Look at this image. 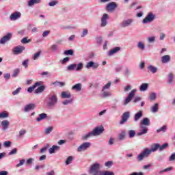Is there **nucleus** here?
Here are the masks:
<instances>
[{
    "label": "nucleus",
    "mask_w": 175,
    "mask_h": 175,
    "mask_svg": "<svg viewBox=\"0 0 175 175\" xmlns=\"http://www.w3.org/2000/svg\"><path fill=\"white\" fill-rule=\"evenodd\" d=\"M103 132H105L103 126H96L92 132L83 135V139L85 140V139H88V137H91V136H98V135H100L103 133Z\"/></svg>",
    "instance_id": "nucleus-1"
},
{
    "label": "nucleus",
    "mask_w": 175,
    "mask_h": 175,
    "mask_svg": "<svg viewBox=\"0 0 175 175\" xmlns=\"http://www.w3.org/2000/svg\"><path fill=\"white\" fill-rule=\"evenodd\" d=\"M151 155V151L148 148H144V150L137 156V161L142 162L144 158H148Z\"/></svg>",
    "instance_id": "nucleus-2"
},
{
    "label": "nucleus",
    "mask_w": 175,
    "mask_h": 175,
    "mask_svg": "<svg viewBox=\"0 0 175 175\" xmlns=\"http://www.w3.org/2000/svg\"><path fill=\"white\" fill-rule=\"evenodd\" d=\"M48 102H47V106L49 107H53V106H55V104L57 103V94H53L49 96H48Z\"/></svg>",
    "instance_id": "nucleus-3"
},
{
    "label": "nucleus",
    "mask_w": 175,
    "mask_h": 175,
    "mask_svg": "<svg viewBox=\"0 0 175 175\" xmlns=\"http://www.w3.org/2000/svg\"><path fill=\"white\" fill-rule=\"evenodd\" d=\"M99 169H100V165L99 163H94L91 165L89 173H100V172H99Z\"/></svg>",
    "instance_id": "nucleus-4"
},
{
    "label": "nucleus",
    "mask_w": 175,
    "mask_h": 175,
    "mask_svg": "<svg viewBox=\"0 0 175 175\" xmlns=\"http://www.w3.org/2000/svg\"><path fill=\"white\" fill-rule=\"evenodd\" d=\"M136 91H137L136 89H133L129 94V96L124 100V106H126V105H128V103H129V102H131V100H132V98H133V96H135V94H136Z\"/></svg>",
    "instance_id": "nucleus-5"
},
{
    "label": "nucleus",
    "mask_w": 175,
    "mask_h": 175,
    "mask_svg": "<svg viewBox=\"0 0 175 175\" xmlns=\"http://www.w3.org/2000/svg\"><path fill=\"white\" fill-rule=\"evenodd\" d=\"M155 18V15L152 12H150L146 17L143 20L144 24H147V23H151Z\"/></svg>",
    "instance_id": "nucleus-6"
},
{
    "label": "nucleus",
    "mask_w": 175,
    "mask_h": 175,
    "mask_svg": "<svg viewBox=\"0 0 175 175\" xmlns=\"http://www.w3.org/2000/svg\"><path fill=\"white\" fill-rule=\"evenodd\" d=\"M155 18V15L152 12H150L146 17L143 20L144 24H147V23H151Z\"/></svg>",
    "instance_id": "nucleus-7"
},
{
    "label": "nucleus",
    "mask_w": 175,
    "mask_h": 175,
    "mask_svg": "<svg viewBox=\"0 0 175 175\" xmlns=\"http://www.w3.org/2000/svg\"><path fill=\"white\" fill-rule=\"evenodd\" d=\"M131 117L129 111L124 112L122 116V120L120 122V125H122L124 122H126Z\"/></svg>",
    "instance_id": "nucleus-8"
},
{
    "label": "nucleus",
    "mask_w": 175,
    "mask_h": 175,
    "mask_svg": "<svg viewBox=\"0 0 175 175\" xmlns=\"http://www.w3.org/2000/svg\"><path fill=\"white\" fill-rule=\"evenodd\" d=\"M24 50H25V47L24 46H17L13 49L12 51L15 55H17L18 54H21Z\"/></svg>",
    "instance_id": "nucleus-9"
},
{
    "label": "nucleus",
    "mask_w": 175,
    "mask_h": 175,
    "mask_svg": "<svg viewBox=\"0 0 175 175\" xmlns=\"http://www.w3.org/2000/svg\"><path fill=\"white\" fill-rule=\"evenodd\" d=\"M12 39V33H8L7 35L4 36L1 40H0V44H5L6 42H9Z\"/></svg>",
    "instance_id": "nucleus-10"
},
{
    "label": "nucleus",
    "mask_w": 175,
    "mask_h": 175,
    "mask_svg": "<svg viewBox=\"0 0 175 175\" xmlns=\"http://www.w3.org/2000/svg\"><path fill=\"white\" fill-rule=\"evenodd\" d=\"M91 146V143L90 142H85L82 144L77 149V151L79 152H81V151H85L87 148H89V147Z\"/></svg>",
    "instance_id": "nucleus-11"
},
{
    "label": "nucleus",
    "mask_w": 175,
    "mask_h": 175,
    "mask_svg": "<svg viewBox=\"0 0 175 175\" xmlns=\"http://www.w3.org/2000/svg\"><path fill=\"white\" fill-rule=\"evenodd\" d=\"M20 17H21V12H15L10 15V18L12 21H16V20H18Z\"/></svg>",
    "instance_id": "nucleus-12"
},
{
    "label": "nucleus",
    "mask_w": 175,
    "mask_h": 175,
    "mask_svg": "<svg viewBox=\"0 0 175 175\" xmlns=\"http://www.w3.org/2000/svg\"><path fill=\"white\" fill-rule=\"evenodd\" d=\"M98 67L99 64L92 61L88 62L85 65V68H87V69H90V68H93V69H98Z\"/></svg>",
    "instance_id": "nucleus-13"
},
{
    "label": "nucleus",
    "mask_w": 175,
    "mask_h": 175,
    "mask_svg": "<svg viewBox=\"0 0 175 175\" xmlns=\"http://www.w3.org/2000/svg\"><path fill=\"white\" fill-rule=\"evenodd\" d=\"M116 8L117 3H116V2H111L107 5L106 10H107V12H113V10H114Z\"/></svg>",
    "instance_id": "nucleus-14"
},
{
    "label": "nucleus",
    "mask_w": 175,
    "mask_h": 175,
    "mask_svg": "<svg viewBox=\"0 0 175 175\" xmlns=\"http://www.w3.org/2000/svg\"><path fill=\"white\" fill-rule=\"evenodd\" d=\"M132 23H133V20L132 19H127L126 21H124L121 24H120V27L122 28H125L126 27H129V25H131V24H132Z\"/></svg>",
    "instance_id": "nucleus-15"
},
{
    "label": "nucleus",
    "mask_w": 175,
    "mask_h": 175,
    "mask_svg": "<svg viewBox=\"0 0 175 175\" xmlns=\"http://www.w3.org/2000/svg\"><path fill=\"white\" fill-rule=\"evenodd\" d=\"M36 107V105L31 103V104H28L25 107L24 111L25 113L30 111V110H33Z\"/></svg>",
    "instance_id": "nucleus-16"
},
{
    "label": "nucleus",
    "mask_w": 175,
    "mask_h": 175,
    "mask_svg": "<svg viewBox=\"0 0 175 175\" xmlns=\"http://www.w3.org/2000/svg\"><path fill=\"white\" fill-rule=\"evenodd\" d=\"M40 85H42V82L39 81V82H36V83L33 84V85H32L31 87H29L27 89V92H32V91H33V90H35V88H36V87H39Z\"/></svg>",
    "instance_id": "nucleus-17"
},
{
    "label": "nucleus",
    "mask_w": 175,
    "mask_h": 175,
    "mask_svg": "<svg viewBox=\"0 0 175 175\" xmlns=\"http://www.w3.org/2000/svg\"><path fill=\"white\" fill-rule=\"evenodd\" d=\"M107 18H109V14H104L101 18V27H106V24H107Z\"/></svg>",
    "instance_id": "nucleus-18"
},
{
    "label": "nucleus",
    "mask_w": 175,
    "mask_h": 175,
    "mask_svg": "<svg viewBox=\"0 0 175 175\" xmlns=\"http://www.w3.org/2000/svg\"><path fill=\"white\" fill-rule=\"evenodd\" d=\"M143 117V111H139L134 116V121L137 122Z\"/></svg>",
    "instance_id": "nucleus-19"
},
{
    "label": "nucleus",
    "mask_w": 175,
    "mask_h": 175,
    "mask_svg": "<svg viewBox=\"0 0 175 175\" xmlns=\"http://www.w3.org/2000/svg\"><path fill=\"white\" fill-rule=\"evenodd\" d=\"M10 124V122L8 120H3L1 122V126H3V130L6 131L9 128V125Z\"/></svg>",
    "instance_id": "nucleus-20"
},
{
    "label": "nucleus",
    "mask_w": 175,
    "mask_h": 175,
    "mask_svg": "<svg viewBox=\"0 0 175 175\" xmlns=\"http://www.w3.org/2000/svg\"><path fill=\"white\" fill-rule=\"evenodd\" d=\"M159 150V144H154L151 145V148L149 150L151 152H155V151Z\"/></svg>",
    "instance_id": "nucleus-21"
},
{
    "label": "nucleus",
    "mask_w": 175,
    "mask_h": 175,
    "mask_svg": "<svg viewBox=\"0 0 175 175\" xmlns=\"http://www.w3.org/2000/svg\"><path fill=\"white\" fill-rule=\"evenodd\" d=\"M170 62V55H165L161 57L162 64H167V62Z\"/></svg>",
    "instance_id": "nucleus-22"
},
{
    "label": "nucleus",
    "mask_w": 175,
    "mask_h": 175,
    "mask_svg": "<svg viewBox=\"0 0 175 175\" xmlns=\"http://www.w3.org/2000/svg\"><path fill=\"white\" fill-rule=\"evenodd\" d=\"M46 87L44 85H40L35 91L34 94H41V92H43L44 91Z\"/></svg>",
    "instance_id": "nucleus-23"
},
{
    "label": "nucleus",
    "mask_w": 175,
    "mask_h": 175,
    "mask_svg": "<svg viewBox=\"0 0 175 175\" xmlns=\"http://www.w3.org/2000/svg\"><path fill=\"white\" fill-rule=\"evenodd\" d=\"M59 150V146H53L52 148H49V153L50 154H54L55 151Z\"/></svg>",
    "instance_id": "nucleus-24"
},
{
    "label": "nucleus",
    "mask_w": 175,
    "mask_h": 175,
    "mask_svg": "<svg viewBox=\"0 0 175 175\" xmlns=\"http://www.w3.org/2000/svg\"><path fill=\"white\" fill-rule=\"evenodd\" d=\"M46 118H47V114L43 113H40L36 120L38 122H40V121H42V120H46Z\"/></svg>",
    "instance_id": "nucleus-25"
},
{
    "label": "nucleus",
    "mask_w": 175,
    "mask_h": 175,
    "mask_svg": "<svg viewBox=\"0 0 175 175\" xmlns=\"http://www.w3.org/2000/svg\"><path fill=\"white\" fill-rule=\"evenodd\" d=\"M120 50H121V48L120 46L113 48V49H111L109 51V55H113V54H116V53H118Z\"/></svg>",
    "instance_id": "nucleus-26"
},
{
    "label": "nucleus",
    "mask_w": 175,
    "mask_h": 175,
    "mask_svg": "<svg viewBox=\"0 0 175 175\" xmlns=\"http://www.w3.org/2000/svg\"><path fill=\"white\" fill-rule=\"evenodd\" d=\"M62 98H69L70 96H72V94H70L68 92H63L61 94Z\"/></svg>",
    "instance_id": "nucleus-27"
},
{
    "label": "nucleus",
    "mask_w": 175,
    "mask_h": 175,
    "mask_svg": "<svg viewBox=\"0 0 175 175\" xmlns=\"http://www.w3.org/2000/svg\"><path fill=\"white\" fill-rule=\"evenodd\" d=\"M72 90H75V91H81V83H77L72 87Z\"/></svg>",
    "instance_id": "nucleus-28"
},
{
    "label": "nucleus",
    "mask_w": 175,
    "mask_h": 175,
    "mask_svg": "<svg viewBox=\"0 0 175 175\" xmlns=\"http://www.w3.org/2000/svg\"><path fill=\"white\" fill-rule=\"evenodd\" d=\"M148 88V83H142L139 87L140 91H147Z\"/></svg>",
    "instance_id": "nucleus-29"
},
{
    "label": "nucleus",
    "mask_w": 175,
    "mask_h": 175,
    "mask_svg": "<svg viewBox=\"0 0 175 175\" xmlns=\"http://www.w3.org/2000/svg\"><path fill=\"white\" fill-rule=\"evenodd\" d=\"M148 69L152 73H157V70H158V68L157 67H154L152 65L148 66Z\"/></svg>",
    "instance_id": "nucleus-30"
},
{
    "label": "nucleus",
    "mask_w": 175,
    "mask_h": 175,
    "mask_svg": "<svg viewBox=\"0 0 175 175\" xmlns=\"http://www.w3.org/2000/svg\"><path fill=\"white\" fill-rule=\"evenodd\" d=\"M141 124L142 125H146V126H149L150 125V119L145 118L143 119V120L141 122Z\"/></svg>",
    "instance_id": "nucleus-31"
},
{
    "label": "nucleus",
    "mask_w": 175,
    "mask_h": 175,
    "mask_svg": "<svg viewBox=\"0 0 175 175\" xmlns=\"http://www.w3.org/2000/svg\"><path fill=\"white\" fill-rule=\"evenodd\" d=\"M126 135V133L125 131H122L118 136L119 140H124L125 139V136Z\"/></svg>",
    "instance_id": "nucleus-32"
},
{
    "label": "nucleus",
    "mask_w": 175,
    "mask_h": 175,
    "mask_svg": "<svg viewBox=\"0 0 175 175\" xmlns=\"http://www.w3.org/2000/svg\"><path fill=\"white\" fill-rule=\"evenodd\" d=\"M35 3H40V0H29L28 5L29 6H32L35 5Z\"/></svg>",
    "instance_id": "nucleus-33"
},
{
    "label": "nucleus",
    "mask_w": 175,
    "mask_h": 175,
    "mask_svg": "<svg viewBox=\"0 0 175 175\" xmlns=\"http://www.w3.org/2000/svg\"><path fill=\"white\" fill-rule=\"evenodd\" d=\"M73 54H75V51L72 49H69L64 52V55H73Z\"/></svg>",
    "instance_id": "nucleus-34"
},
{
    "label": "nucleus",
    "mask_w": 175,
    "mask_h": 175,
    "mask_svg": "<svg viewBox=\"0 0 175 175\" xmlns=\"http://www.w3.org/2000/svg\"><path fill=\"white\" fill-rule=\"evenodd\" d=\"M172 170H173V167H169L167 168H165L163 170L159 171V174H162L163 173H165V172H170Z\"/></svg>",
    "instance_id": "nucleus-35"
},
{
    "label": "nucleus",
    "mask_w": 175,
    "mask_h": 175,
    "mask_svg": "<svg viewBox=\"0 0 175 175\" xmlns=\"http://www.w3.org/2000/svg\"><path fill=\"white\" fill-rule=\"evenodd\" d=\"M167 129V126L164 125L162 127H161L160 129L157 130V132L158 133H159V132H166V130Z\"/></svg>",
    "instance_id": "nucleus-36"
},
{
    "label": "nucleus",
    "mask_w": 175,
    "mask_h": 175,
    "mask_svg": "<svg viewBox=\"0 0 175 175\" xmlns=\"http://www.w3.org/2000/svg\"><path fill=\"white\" fill-rule=\"evenodd\" d=\"M158 103H155L154 106L152 107L151 111L152 113H157V111H158Z\"/></svg>",
    "instance_id": "nucleus-37"
},
{
    "label": "nucleus",
    "mask_w": 175,
    "mask_h": 175,
    "mask_svg": "<svg viewBox=\"0 0 175 175\" xmlns=\"http://www.w3.org/2000/svg\"><path fill=\"white\" fill-rule=\"evenodd\" d=\"M168 146H169V144H167V143H165L162 146L159 145V150L160 151H162L163 150H165V148H167Z\"/></svg>",
    "instance_id": "nucleus-38"
},
{
    "label": "nucleus",
    "mask_w": 175,
    "mask_h": 175,
    "mask_svg": "<svg viewBox=\"0 0 175 175\" xmlns=\"http://www.w3.org/2000/svg\"><path fill=\"white\" fill-rule=\"evenodd\" d=\"M136 135V132L133 130H129V136L130 139H132V137H135V135Z\"/></svg>",
    "instance_id": "nucleus-39"
},
{
    "label": "nucleus",
    "mask_w": 175,
    "mask_h": 175,
    "mask_svg": "<svg viewBox=\"0 0 175 175\" xmlns=\"http://www.w3.org/2000/svg\"><path fill=\"white\" fill-rule=\"evenodd\" d=\"M9 117V113L7 111H3L0 113V118H8Z\"/></svg>",
    "instance_id": "nucleus-40"
},
{
    "label": "nucleus",
    "mask_w": 175,
    "mask_h": 175,
    "mask_svg": "<svg viewBox=\"0 0 175 175\" xmlns=\"http://www.w3.org/2000/svg\"><path fill=\"white\" fill-rule=\"evenodd\" d=\"M173 74L172 73H170L168 74V83L169 84H172L173 83Z\"/></svg>",
    "instance_id": "nucleus-41"
},
{
    "label": "nucleus",
    "mask_w": 175,
    "mask_h": 175,
    "mask_svg": "<svg viewBox=\"0 0 175 175\" xmlns=\"http://www.w3.org/2000/svg\"><path fill=\"white\" fill-rule=\"evenodd\" d=\"M148 131V129L147 127H145L142 131H141L140 133H138L137 135L138 136H142V135H146Z\"/></svg>",
    "instance_id": "nucleus-42"
},
{
    "label": "nucleus",
    "mask_w": 175,
    "mask_h": 175,
    "mask_svg": "<svg viewBox=\"0 0 175 175\" xmlns=\"http://www.w3.org/2000/svg\"><path fill=\"white\" fill-rule=\"evenodd\" d=\"M41 53H42L41 51H38L36 53H35L34 55L33 56V59L34 61H36V59H38V58H39V57H40Z\"/></svg>",
    "instance_id": "nucleus-43"
},
{
    "label": "nucleus",
    "mask_w": 175,
    "mask_h": 175,
    "mask_svg": "<svg viewBox=\"0 0 175 175\" xmlns=\"http://www.w3.org/2000/svg\"><path fill=\"white\" fill-rule=\"evenodd\" d=\"M110 87H111V82H108L106 85H104L102 91H105V90H109Z\"/></svg>",
    "instance_id": "nucleus-44"
},
{
    "label": "nucleus",
    "mask_w": 175,
    "mask_h": 175,
    "mask_svg": "<svg viewBox=\"0 0 175 175\" xmlns=\"http://www.w3.org/2000/svg\"><path fill=\"white\" fill-rule=\"evenodd\" d=\"M77 66V65L76 64H72L68 66V70H73L76 69Z\"/></svg>",
    "instance_id": "nucleus-45"
},
{
    "label": "nucleus",
    "mask_w": 175,
    "mask_h": 175,
    "mask_svg": "<svg viewBox=\"0 0 175 175\" xmlns=\"http://www.w3.org/2000/svg\"><path fill=\"white\" fill-rule=\"evenodd\" d=\"M31 40H28V38L25 37L21 40V43H23L24 44L27 43H30Z\"/></svg>",
    "instance_id": "nucleus-46"
},
{
    "label": "nucleus",
    "mask_w": 175,
    "mask_h": 175,
    "mask_svg": "<svg viewBox=\"0 0 175 175\" xmlns=\"http://www.w3.org/2000/svg\"><path fill=\"white\" fill-rule=\"evenodd\" d=\"M29 62V59H28L24 60L23 62L22 63L23 66H24V68H28Z\"/></svg>",
    "instance_id": "nucleus-47"
},
{
    "label": "nucleus",
    "mask_w": 175,
    "mask_h": 175,
    "mask_svg": "<svg viewBox=\"0 0 175 175\" xmlns=\"http://www.w3.org/2000/svg\"><path fill=\"white\" fill-rule=\"evenodd\" d=\"M53 127L50 126V127H48L46 128L45 130H44V133L46 135H49L50 133V132H52L53 131Z\"/></svg>",
    "instance_id": "nucleus-48"
},
{
    "label": "nucleus",
    "mask_w": 175,
    "mask_h": 175,
    "mask_svg": "<svg viewBox=\"0 0 175 175\" xmlns=\"http://www.w3.org/2000/svg\"><path fill=\"white\" fill-rule=\"evenodd\" d=\"M72 161H73V157L72 156H70L67 158V159L66 160V165H70V162H72Z\"/></svg>",
    "instance_id": "nucleus-49"
},
{
    "label": "nucleus",
    "mask_w": 175,
    "mask_h": 175,
    "mask_svg": "<svg viewBox=\"0 0 175 175\" xmlns=\"http://www.w3.org/2000/svg\"><path fill=\"white\" fill-rule=\"evenodd\" d=\"M111 94L110 92H105L104 90L103 91V98H107V96H110Z\"/></svg>",
    "instance_id": "nucleus-50"
},
{
    "label": "nucleus",
    "mask_w": 175,
    "mask_h": 175,
    "mask_svg": "<svg viewBox=\"0 0 175 175\" xmlns=\"http://www.w3.org/2000/svg\"><path fill=\"white\" fill-rule=\"evenodd\" d=\"M138 49H140V50H144V44L142 42H138L137 44Z\"/></svg>",
    "instance_id": "nucleus-51"
},
{
    "label": "nucleus",
    "mask_w": 175,
    "mask_h": 175,
    "mask_svg": "<svg viewBox=\"0 0 175 175\" xmlns=\"http://www.w3.org/2000/svg\"><path fill=\"white\" fill-rule=\"evenodd\" d=\"M25 163V159H23L20 160L19 163L16 165V167H20V166H23Z\"/></svg>",
    "instance_id": "nucleus-52"
},
{
    "label": "nucleus",
    "mask_w": 175,
    "mask_h": 175,
    "mask_svg": "<svg viewBox=\"0 0 175 175\" xmlns=\"http://www.w3.org/2000/svg\"><path fill=\"white\" fill-rule=\"evenodd\" d=\"M155 98H157V95L155 94V93L150 94L149 97L150 100H155Z\"/></svg>",
    "instance_id": "nucleus-53"
},
{
    "label": "nucleus",
    "mask_w": 175,
    "mask_h": 175,
    "mask_svg": "<svg viewBox=\"0 0 175 175\" xmlns=\"http://www.w3.org/2000/svg\"><path fill=\"white\" fill-rule=\"evenodd\" d=\"M51 50H52V51H57V50H58V45L57 44H53L51 46Z\"/></svg>",
    "instance_id": "nucleus-54"
},
{
    "label": "nucleus",
    "mask_w": 175,
    "mask_h": 175,
    "mask_svg": "<svg viewBox=\"0 0 175 175\" xmlns=\"http://www.w3.org/2000/svg\"><path fill=\"white\" fill-rule=\"evenodd\" d=\"M147 40L149 43H154L155 42V37H148Z\"/></svg>",
    "instance_id": "nucleus-55"
},
{
    "label": "nucleus",
    "mask_w": 175,
    "mask_h": 175,
    "mask_svg": "<svg viewBox=\"0 0 175 175\" xmlns=\"http://www.w3.org/2000/svg\"><path fill=\"white\" fill-rule=\"evenodd\" d=\"M57 3H58V1L54 0V1L49 2V6H55V5H57Z\"/></svg>",
    "instance_id": "nucleus-56"
},
{
    "label": "nucleus",
    "mask_w": 175,
    "mask_h": 175,
    "mask_svg": "<svg viewBox=\"0 0 175 175\" xmlns=\"http://www.w3.org/2000/svg\"><path fill=\"white\" fill-rule=\"evenodd\" d=\"M20 91H21V88H18L12 92V95H18V94H20Z\"/></svg>",
    "instance_id": "nucleus-57"
},
{
    "label": "nucleus",
    "mask_w": 175,
    "mask_h": 175,
    "mask_svg": "<svg viewBox=\"0 0 175 175\" xmlns=\"http://www.w3.org/2000/svg\"><path fill=\"white\" fill-rule=\"evenodd\" d=\"M18 73H20V69L16 68V69L14 71L13 77H16V76H18Z\"/></svg>",
    "instance_id": "nucleus-58"
},
{
    "label": "nucleus",
    "mask_w": 175,
    "mask_h": 175,
    "mask_svg": "<svg viewBox=\"0 0 175 175\" xmlns=\"http://www.w3.org/2000/svg\"><path fill=\"white\" fill-rule=\"evenodd\" d=\"M25 133H27V131H25V130H21V131H19V135H18V137H21L24 136V135H25Z\"/></svg>",
    "instance_id": "nucleus-59"
},
{
    "label": "nucleus",
    "mask_w": 175,
    "mask_h": 175,
    "mask_svg": "<svg viewBox=\"0 0 175 175\" xmlns=\"http://www.w3.org/2000/svg\"><path fill=\"white\" fill-rule=\"evenodd\" d=\"M12 142L10 141H6L3 143L4 147H10Z\"/></svg>",
    "instance_id": "nucleus-60"
},
{
    "label": "nucleus",
    "mask_w": 175,
    "mask_h": 175,
    "mask_svg": "<svg viewBox=\"0 0 175 175\" xmlns=\"http://www.w3.org/2000/svg\"><path fill=\"white\" fill-rule=\"evenodd\" d=\"M14 154H17V148L12 149L9 155H14Z\"/></svg>",
    "instance_id": "nucleus-61"
},
{
    "label": "nucleus",
    "mask_w": 175,
    "mask_h": 175,
    "mask_svg": "<svg viewBox=\"0 0 175 175\" xmlns=\"http://www.w3.org/2000/svg\"><path fill=\"white\" fill-rule=\"evenodd\" d=\"M83 69V63H79L76 68L77 71L81 70Z\"/></svg>",
    "instance_id": "nucleus-62"
},
{
    "label": "nucleus",
    "mask_w": 175,
    "mask_h": 175,
    "mask_svg": "<svg viewBox=\"0 0 175 175\" xmlns=\"http://www.w3.org/2000/svg\"><path fill=\"white\" fill-rule=\"evenodd\" d=\"M103 175H114V174L110 171H105L103 172Z\"/></svg>",
    "instance_id": "nucleus-63"
},
{
    "label": "nucleus",
    "mask_w": 175,
    "mask_h": 175,
    "mask_svg": "<svg viewBox=\"0 0 175 175\" xmlns=\"http://www.w3.org/2000/svg\"><path fill=\"white\" fill-rule=\"evenodd\" d=\"M169 161H175V152H174L169 159Z\"/></svg>",
    "instance_id": "nucleus-64"
}]
</instances>
